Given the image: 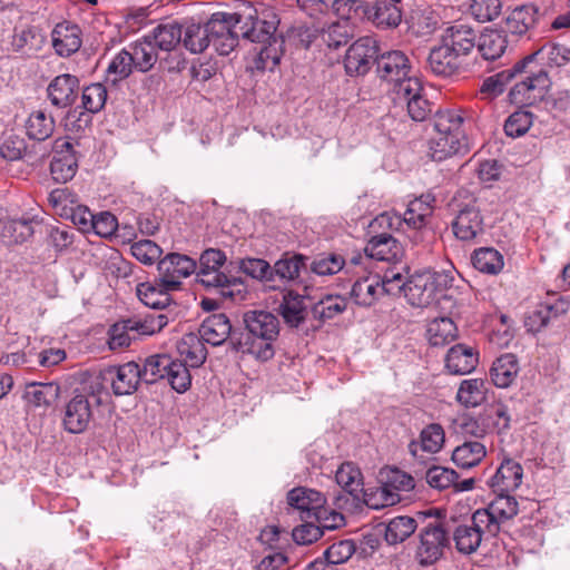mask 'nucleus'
I'll use <instances>...</instances> for the list:
<instances>
[{"mask_svg": "<svg viewBox=\"0 0 570 570\" xmlns=\"http://www.w3.org/2000/svg\"><path fill=\"white\" fill-rule=\"evenodd\" d=\"M570 61V50L562 45L547 43L538 51L517 62V71H523V82H517L509 91L510 102L531 106L542 100L551 81L544 66L562 67Z\"/></svg>", "mask_w": 570, "mask_h": 570, "instance_id": "obj_1", "label": "nucleus"}, {"mask_svg": "<svg viewBox=\"0 0 570 570\" xmlns=\"http://www.w3.org/2000/svg\"><path fill=\"white\" fill-rule=\"evenodd\" d=\"M246 334L236 340L232 336L230 345L236 352L247 353L256 360L268 361L275 355L274 343L279 335V321L267 311H248L244 314Z\"/></svg>", "mask_w": 570, "mask_h": 570, "instance_id": "obj_2", "label": "nucleus"}, {"mask_svg": "<svg viewBox=\"0 0 570 570\" xmlns=\"http://www.w3.org/2000/svg\"><path fill=\"white\" fill-rule=\"evenodd\" d=\"M463 116L460 110H440L433 117V134L429 140V154L435 161L454 155L465 154L469 141L462 129Z\"/></svg>", "mask_w": 570, "mask_h": 570, "instance_id": "obj_3", "label": "nucleus"}, {"mask_svg": "<svg viewBox=\"0 0 570 570\" xmlns=\"http://www.w3.org/2000/svg\"><path fill=\"white\" fill-rule=\"evenodd\" d=\"M226 261L227 257L223 250L217 248L205 249L199 257L196 279L207 291L218 294L222 298L234 299L242 292L237 288L240 283L223 271Z\"/></svg>", "mask_w": 570, "mask_h": 570, "instance_id": "obj_4", "label": "nucleus"}, {"mask_svg": "<svg viewBox=\"0 0 570 570\" xmlns=\"http://www.w3.org/2000/svg\"><path fill=\"white\" fill-rule=\"evenodd\" d=\"M453 277L443 271H423L407 279L406 299L415 307H428L443 297Z\"/></svg>", "mask_w": 570, "mask_h": 570, "instance_id": "obj_5", "label": "nucleus"}, {"mask_svg": "<svg viewBox=\"0 0 570 570\" xmlns=\"http://www.w3.org/2000/svg\"><path fill=\"white\" fill-rule=\"evenodd\" d=\"M234 16L235 27L238 28L239 36L243 38L265 45L276 37L279 19L273 9L262 8L258 11L255 8L246 7Z\"/></svg>", "mask_w": 570, "mask_h": 570, "instance_id": "obj_6", "label": "nucleus"}, {"mask_svg": "<svg viewBox=\"0 0 570 570\" xmlns=\"http://www.w3.org/2000/svg\"><path fill=\"white\" fill-rule=\"evenodd\" d=\"M446 530L444 519H435L420 531L415 559L421 566H431L443 556L450 544Z\"/></svg>", "mask_w": 570, "mask_h": 570, "instance_id": "obj_7", "label": "nucleus"}, {"mask_svg": "<svg viewBox=\"0 0 570 570\" xmlns=\"http://www.w3.org/2000/svg\"><path fill=\"white\" fill-rule=\"evenodd\" d=\"M497 493L495 499L485 509H478L474 512L475 524L484 527L491 537H495L501 530V524L514 518L519 511L514 497L508 494L509 492Z\"/></svg>", "mask_w": 570, "mask_h": 570, "instance_id": "obj_8", "label": "nucleus"}, {"mask_svg": "<svg viewBox=\"0 0 570 570\" xmlns=\"http://www.w3.org/2000/svg\"><path fill=\"white\" fill-rule=\"evenodd\" d=\"M100 402V396L94 390L77 392L65 406V430L73 434L85 432L92 419V405H99Z\"/></svg>", "mask_w": 570, "mask_h": 570, "instance_id": "obj_9", "label": "nucleus"}, {"mask_svg": "<svg viewBox=\"0 0 570 570\" xmlns=\"http://www.w3.org/2000/svg\"><path fill=\"white\" fill-rule=\"evenodd\" d=\"M503 417V428H509L510 416L505 406L485 409L478 415L465 414L458 421V430L464 436L481 439L493 430L494 417Z\"/></svg>", "mask_w": 570, "mask_h": 570, "instance_id": "obj_10", "label": "nucleus"}, {"mask_svg": "<svg viewBox=\"0 0 570 570\" xmlns=\"http://www.w3.org/2000/svg\"><path fill=\"white\" fill-rule=\"evenodd\" d=\"M395 99L406 105L409 117L413 121H424L432 114V104L423 94V87L417 78L400 83Z\"/></svg>", "mask_w": 570, "mask_h": 570, "instance_id": "obj_11", "label": "nucleus"}, {"mask_svg": "<svg viewBox=\"0 0 570 570\" xmlns=\"http://www.w3.org/2000/svg\"><path fill=\"white\" fill-rule=\"evenodd\" d=\"M210 45L220 56L229 55L238 43V28L234 13L217 12L209 19Z\"/></svg>", "mask_w": 570, "mask_h": 570, "instance_id": "obj_12", "label": "nucleus"}, {"mask_svg": "<svg viewBox=\"0 0 570 570\" xmlns=\"http://www.w3.org/2000/svg\"><path fill=\"white\" fill-rule=\"evenodd\" d=\"M377 42L372 37H362L346 51L344 67L350 76L365 75L377 57Z\"/></svg>", "mask_w": 570, "mask_h": 570, "instance_id": "obj_13", "label": "nucleus"}, {"mask_svg": "<svg viewBox=\"0 0 570 570\" xmlns=\"http://www.w3.org/2000/svg\"><path fill=\"white\" fill-rule=\"evenodd\" d=\"M375 65L377 76L394 85V94L397 92L400 83L414 78L409 76L411 65L403 51L392 50L377 55Z\"/></svg>", "mask_w": 570, "mask_h": 570, "instance_id": "obj_14", "label": "nucleus"}, {"mask_svg": "<svg viewBox=\"0 0 570 570\" xmlns=\"http://www.w3.org/2000/svg\"><path fill=\"white\" fill-rule=\"evenodd\" d=\"M197 269L196 262L187 255L170 253L158 262L159 281L167 289H177L181 279Z\"/></svg>", "mask_w": 570, "mask_h": 570, "instance_id": "obj_15", "label": "nucleus"}, {"mask_svg": "<svg viewBox=\"0 0 570 570\" xmlns=\"http://www.w3.org/2000/svg\"><path fill=\"white\" fill-rule=\"evenodd\" d=\"M448 535L452 534L455 548L460 553L471 554L478 550L482 542L483 534H488L484 527H479L474 521V513L471 523H458L455 519L446 520Z\"/></svg>", "mask_w": 570, "mask_h": 570, "instance_id": "obj_16", "label": "nucleus"}, {"mask_svg": "<svg viewBox=\"0 0 570 570\" xmlns=\"http://www.w3.org/2000/svg\"><path fill=\"white\" fill-rule=\"evenodd\" d=\"M52 148L55 155L50 164L51 176L58 183H66L76 175L78 168L73 145L66 138H58Z\"/></svg>", "mask_w": 570, "mask_h": 570, "instance_id": "obj_17", "label": "nucleus"}, {"mask_svg": "<svg viewBox=\"0 0 570 570\" xmlns=\"http://www.w3.org/2000/svg\"><path fill=\"white\" fill-rule=\"evenodd\" d=\"M46 42L47 35L42 28L24 24L14 27L10 45L12 51L23 57H32L43 48Z\"/></svg>", "mask_w": 570, "mask_h": 570, "instance_id": "obj_18", "label": "nucleus"}, {"mask_svg": "<svg viewBox=\"0 0 570 570\" xmlns=\"http://www.w3.org/2000/svg\"><path fill=\"white\" fill-rule=\"evenodd\" d=\"M426 63L432 73L441 77H451L465 70L468 66L463 58L442 41L440 46L431 49Z\"/></svg>", "mask_w": 570, "mask_h": 570, "instance_id": "obj_19", "label": "nucleus"}, {"mask_svg": "<svg viewBox=\"0 0 570 570\" xmlns=\"http://www.w3.org/2000/svg\"><path fill=\"white\" fill-rule=\"evenodd\" d=\"M401 0H375L366 3L363 16L381 29L396 28L402 21Z\"/></svg>", "mask_w": 570, "mask_h": 570, "instance_id": "obj_20", "label": "nucleus"}, {"mask_svg": "<svg viewBox=\"0 0 570 570\" xmlns=\"http://www.w3.org/2000/svg\"><path fill=\"white\" fill-rule=\"evenodd\" d=\"M452 229L458 239L469 242L483 232V218L475 202L459 209L452 223Z\"/></svg>", "mask_w": 570, "mask_h": 570, "instance_id": "obj_21", "label": "nucleus"}, {"mask_svg": "<svg viewBox=\"0 0 570 570\" xmlns=\"http://www.w3.org/2000/svg\"><path fill=\"white\" fill-rule=\"evenodd\" d=\"M286 500L289 508L301 512L302 519H313L322 505L327 502L322 492L305 487H297L288 491Z\"/></svg>", "mask_w": 570, "mask_h": 570, "instance_id": "obj_22", "label": "nucleus"}, {"mask_svg": "<svg viewBox=\"0 0 570 570\" xmlns=\"http://www.w3.org/2000/svg\"><path fill=\"white\" fill-rule=\"evenodd\" d=\"M79 79L70 73L55 77L47 88V96L51 105L57 108H68L78 97Z\"/></svg>", "mask_w": 570, "mask_h": 570, "instance_id": "obj_23", "label": "nucleus"}, {"mask_svg": "<svg viewBox=\"0 0 570 570\" xmlns=\"http://www.w3.org/2000/svg\"><path fill=\"white\" fill-rule=\"evenodd\" d=\"M478 33L468 24L455 23L445 29L441 41L466 61L476 46Z\"/></svg>", "mask_w": 570, "mask_h": 570, "instance_id": "obj_24", "label": "nucleus"}, {"mask_svg": "<svg viewBox=\"0 0 570 570\" xmlns=\"http://www.w3.org/2000/svg\"><path fill=\"white\" fill-rule=\"evenodd\" d=\"M51 42L57 55L69 57L81 47V31L77 24L58 23L51 32Z\"/></svg>", "mask_w": 570, "mask_h": 570, "instance_id": "obj_25", "label": "nucleus"}, {"mask_svg": "<svg viewBox=\"0 0 570 570\" xmlns=\"http://www.w3.org/2000/svg\"><path fill=\"white\" fill-rule=\"evenodd\" d=\"M445 442L443 428L438 423L426 425L420 433L419 440H412L409 445L410 454L415 459H422L420 452L435 454Z\"/></svg>", "mask_w": 570, "mask_h": 570, "instance_id": "obj_26", "label": "nucleus"}, {"mask_svg": "<svg viewBox=\"0 0 570 570\" xmlns=\"http://www.w3.org/2000/svg\"><path fill=\"white\" fill-rule=\"evenodd\" d=\"M479 363L478 352L469 345L456 344L445 356V367L451 374L464 375L471 373Z\"/></svg>", "mask_w": 570, "mask_h": 570, "instance_id": "obj_27", "label": "nucleus"}, {"mask_svg": "<svg viewBox=\"0 0 570 570\" xmlns=\"http://www.w3.org/2000/svg\"><path fill=\"white\" fill-rule=\"evenodd\" d=\"M522 478L521 464L512 459H504L491 478L490 487L494 492H511L521 485Z\"/></svg>", "mask_w": 570, "mask_h": 570, "instance_id": "obj_28", "label": "nucleus"}, {"mask_svg": "<svg viewBox=\"0 0 570 570\" xmlns=\"http://www.w3.org/2000/svg\"><path fill=\"white\" fill-rule=\"evenodd\" d=\"M111 377V387L116 395H129L134 393L141 380L140 366L135 362H128L108 371Z\"/></svg>", "mask_w": 570, "mask_h": 570, "instance_id": "obj_29", "label": "nucleus"}, {"mask_svg": "<svg viewBox=\"0 0 570 570\" xmlns=\"http://www.w3.org/2000/svg\"><path fill=\"white\" fill-rule=\"evenodd\" d=\"M365 253L368 257L376 261H395L402 255L401 244L391 235V233L382 232L373 235L366 246Z\"/></svg>", "mask_w": 570, "mask_h": 570, "instance_id": "obj_30", "label": "nucleus"}, {"mask_svg": "<svg viewBox=\"0 0 570 570\" xmlns=\"http://www.w3.org/2000/svg\"><path fill=\"white\" fill-rule=\"evenodd\" d=\"M200 337L214 346L222 345L228 337L232 340V325L225 314H213L202 324Z\"/></svg>", "mask_w": 570, "mask_h": 570, "instance_id": "obj_31", "label": "nucleus"}, {"mask_svg": "<svg viewBox=\"0 0 570 570\" xmlns=\"http://www.w3.org/2000/svg\"><path fill=\"white\" fill-rule=\"evenodd\" d=\"M519 371L517 356L512 353H505L495 358L490 368V376L497 387L507 389L514 382Z\"/></svg>", "mask_w": 570, "mask_h": 570, "instance_id": "obj_32", "label": "nucleus"}, {"mask_svg": "<svg viewBox=\"0 0 570 570\" xmlns=\"http://www.w3.org/2000/svg\"><path fill=\"white\" fill-rule=\"evenodd\" d=\"M198 335L194 333L185 334L177 343L179 361L189 367H199L207 357V350Z\"/></svg>", "mask_w": 570, "mask_h": 570, "instance_id": "obj_33", "label": "nucleus"}, {"mask_svg": "<svg viewBox=\"0 0 570 570\" xmlns=\"http://www.w3.org/2000/svg\"><path fill=\"white\" fill-rule=\"evenodd\" d=\"M127 50L132 57L135 70L140 72L149 71L158 60L157 49L150 36L130 43Z\"/></svg>", "mask_w": 570, "mask_h": 570, "instance_id": "obj_34", "label": "nucleus"}, {"mask_svg": "<svg viewBox=\"0 0 570 570\" xmlns=\"http://www.w3.org/2000/svg\"><path fill=\"white\" fill-rule=\"evenodd\" d=\"M458 337V327L450 317H439L429 322L426 338L432 346H444Z\"/></svg>", "mask_w": 570, "mask_h": 570, "instance_id": "obj_35", "label": "nucleus"}, {"mask_svg": "<svg viewBox=\"0 0 570 570\" xmlns=\"http://www.w3.org/2000/svg\"><path fill=\"white\" fill-rule=\"evenodd\" d=\"M476 48L484 60H497L508 46L507 36L495 30H488L476 39Z\"/></svg>", "mask_w": 570, "mask_h": 570, "instance_id": "obj_36", "label": "nucleus"}, {"mask_svg": "<svg viewBox=\"0 0 570 570\" xmlns=\"http://www.w3.org/2000/svg\"><path fill=\"white\" fill-rule=\"evenodd\" d=\"M382 292L381 279L377 275L358 278L351 289V297L357 305L371 306Z\"/></svg>", "mask_w": 570, "mask_h": 570, "instance_id": "obj_37", "label": "nucleus"}, {"mask_svg": "<svg viewBox=\"0 0 570 570\" xmlns=\"http://www.w3.org/2000/svg\"><path fill=\"white\" fill-rule=\"evenodd\" d=\"M336 483L353 498L360 501L363 492V478L361 471L352 463H343L335 474Z\"/></svg>", "mask_w": 570, "mask_h": 570, "instance_id": "obj_38", "label": "nucleus"}, {"mask_svg": "<svg viewBox=\"0 0 570 570\" xmlns=\"http://www.w3.org/2000/svg\"><path fill=\"white\" fill-rule=\"evenodd\" d=\"M170 291L163 282L159 284L141 283L137 286V296L146 306L163 309L171 302Z\"/></svg>", "mask_w": 570, "mask_h": 570, "instance_id": "obj_39", "label": "nucleus"}, {"mask_svg": "<svg viewBox=\"0 0 570 570\" xmlns=\"http://www.w3.org/2000/svg\"><path fill=\"white\" fill-rule=\"evenodd\" d=\"M355 552V543L353 540H341L328 547L324 553V560L316 559L311 563V570H320L321 567L326 564H342L346 562Z\"/></svg>", "mask_w": 570, "mask_h": 570, "instance_id": "obj_40", "label": "nucleus"}, {"mask_svg": "<svg viewBox=\"0 0 570 570\" xmlns=\"http://www.w3.org/2000/svg\"><path fill=\"white\" fill-rule=\"evenodd\" d=\"M485 454V446L481 442L466 441L453 450L452 461L459 468L471 469L478 465Z\"/></svg>", "mask_w": 570, "mask_h": 570, "instance_id": "obj_41", "label": "nucleus"}, {"mask_svg": "<svg viewBox=\"0 0 570 570\" xmlns=\"http://www.w3.org/2000/svg\"><path fill=\"white\" fill-rule=\"evenodd\" d=\"M278 313L291 327H298L306 318L307 312L303 297L287 293L278 306Z\"/></svg>", "mask_w": 570, "mask_h": 570, "instance_id": "obj_42", "label": "nucleus"}, {"mask_svg": "<svg viewBox=\"0 0 570 570\" xmlns=\"http://www.w3.org/2000/svg\"><path fill=\"white\" fill-rule=\"evenodd\" d=\"M417 528L414 518L399 515L391 519L385 527V540L389 544H397L411 537Z\"/></svg>", "mask_w": 570, "mask_h": 570, "instance_id": "obj_43", "label": "nucleus"}, {"mask_svg": "<svg viewBox=\"0 0 570 570\" xmlns=\"http://www.w3.org/2000/svg\"><path fill=\"white\" fill-rule=\"evenodd\" d=\"M209 20L204 23H190L186 27L183 42L193 53L203 52L210 45Z\"/></svg>", "mask_w": 570, "mask_h": 570, "instance_id": "obj_44", "label": "nucleus"}, {"mask_svg": "<svg viewBox=\"0 0 570 570\" xmlns=\"http://www.w3.org/2000/svg\"><path fill=\"white\" fill-rule=\"evenodd\" d=\"M538 10L534 6H520L513 9L507 18V28L514 35L525 33L537 20Z\"/></svg>", "mask_w": 570, "mask_h": 570, "instance_id": "obj_45", "label": "nucleus"}, {"mask_svg": "<svg viewBox=\"0 0 570 570\" xmlns=\"http://www.w3.org/2000/svg\"><path fill=\"white\" fill-rule=\"evenodd\" d=\"M361 500L370 509L380 510L399 503L401 495L396 492H391L382 482V484L376 488H363Z\"/></svg>", "mask_w": 570, "mask_h": 570, "instance_id": "obj_46", "label": "nucleus"}, {"mask_svg": "<svg viewBox=\"0 0 570 570\" xmlns=\"http://www.w3.org/2000/svg\"><path fill=\"white\" fill-rule=\"evenodd\" d=\"M485 400L484 381L470 379L461 382L456 401L465 407H475Z\"/></svg>", "mask_w": 570, "mask_h": 570, "instance_id": "obj_47", "label": "nucleus"}, {"mask_svg": "<svg viewBox=\"0 0 570 570\" xmlns=\"http://www.w3.org/2000/svg\"><path fill=\"white\" fill-rule=\"evenodd\" d=\"M523 71H517V63L511 68L503 70L494 76L488 77L482 86L481 92L487 94L490 97H497L503 92L505 86L512 80L517 79V82H523Z\"/></svg>", "mask_w": 570, "mask_h": 570, "instance_id": "obj_48", "label": "nucleus"}, {"mask_svg": "<svg viewBox=\"0 0 570 570\" xmlns=\"http://www.w3.org/2000/svg\"><path fill=\"white\" fill-rule=\"evenodd\" d=\"M53 129V118L42 110L31 112L26 122V130L29 138L39 141L49 138L52 135Z\"/></svg>", "mask_w": 570, "mask_h": 570, "instance_id": "obj_49", "label": "nucleus"}, {"mask_svg": "<svg viewBox=\"0 0 570 570\" xmlns=\"http://www.w3.org/2000/svg\"><path fill=\"white\" fill-rule=\"evenodd\" d=\"M473 266L487 274H498L504 265L501 253L492 247L475 249L472 256Z\"/></svg>", "mask_w": 570, "mask_h": 570, "instance_id": "obj_50", "label": "nucleus"}, {"mask_svg": "<svg viewBox=\"0 0 570 570\" xmlns=\"http://www.w3.org/2000/svg\"><path fill=\"white\" fill-rule=\"evenodd\" d=\"M149 36L156 49L164 51L173 50L183 40L181 28L177 23L160 24Z\"/></svg>", "mask_w": 570, "mask_h": 570, "instance_id": "obj_51", "label": "nucleus"}, {"mask_svg": "<svg viewBox=\"0 0 570 570\" xmlns=\"http://www.w3.org/2000/svg\"><path fill=\"white\" fill-rule=\"evenodd\" d=\"M307 257L301 254H285L272 268L273 275H277L284 281H294L298 277L302 268L306 267Z\"/></svg>", "mask_w": 570, "mask_h": 570, "instance_id": "obj_52", "label": "nucleus"}, {"mask_svg": "<svg viewBox=\"0 0 570 570\" xmlns=\"http://www.w3.org/2000/svg\"><path fill=\"white\" fill-rule=\"evenodd\" d=\"M171 364V357L168 355H151L140 367V377L142 382L153 384L166 376L167 367Z\"/></svg>", "mask_w": 570, "mask_h": 570, "instance_id": "obj_53", "label": "nucleus"}, {"mask_svg": "<svg viewBox=\"0 0 570 570\" xmlns=\"http://www.w3.org/2000/svg\"><path fill=\"white\" fill-rule=\"evenodd\" d=\"M48 200L55 213L63 218L80 205L77 195L68 187L53 189L49 194Z\"/></svg>", "mask_w": 570, "mask_h": 570, "instance_id": "obj_54", "label": "nucleus"}, {"mask_svg": "<svg viewBox=\"0 0 570 570\" xmlns=\"http://www.w3.org/2000/svg\"><path fill=\"white\" fill-rule=\"evenodd\" d=\"M134 70L132 57H130L127 48H124L110 61L107 68V80L116 85L128 78Z\"/></svg>", "mask_w": 570, "mask_h": 570, "instance_id": "obj_55", "label": "nucleus"}, {"mask_svg": "<svg viewBox=\"0 0 570 570\" xmlns=\"http://www.w3.org/2000/svg\"><path fill=\"white\" fill-rule=\"evenodd\" d=\"M345 261L336 253H321L309 264L311 271L318 276H330L344 267Z\"/></svg>", "mask_w": 570, "mask_h": 570, "instance_id": "obj_56", "label": "nucleus"}, {"mask_svg": "<svg viewBox=\"0 0 570 570\" xmlns=\"http://www.w3.org/2000/svg\"><path fill=\"white\" fill-rule=\"evenodd\" d=\"M346 305L344 297L328 295L313 306L312 314L314 318L324 322L342 314Z\"/></svg>", "mask_w": 570, "mask_h": 570, "instance_id": "obj_57", "label": "nucleus"}, {"mask_svg": "<svg viewBox=\"0 0 570 570\" xmlns=\"http://www.w3.org/2000/svg\"><path fill=\"white\" fill-rule=\"evenodd\" d=\"M469 11L476 21L490 22L501 14L502 2L501 0H471Z\"/></svg>", "mask_w": 570, "mask_h": 570, "instance_id": "obj_58", "label": "nucleus"}, {"mask_svg": "<svg viewBox=\"0 0 570 570\" xmlns=\"http://www.w3.org/2000/svg\"><path fill=\"white\" fill-rule=\"evenodd\" d=\"M188 365L178 360H171V364L167 367L166 376L171 387L178 392H186L191 384V375Z\"/></svg>", "mask_w": 570, "mask_h": 570, "instance_id": "obj_59", "label": "nucleus"}, {"mask_svg": "<svg viewBox=\"0 0 570 570\" xmlns=\"http://www.w3.org/2000/svg\"><path fill=\"white\" fill-rule=\"evenodd\" d=\"M81 99L88 112H99L107 101V89L101 83H91L83 89Z\"/></svg>", "mask_w": 570, "mask_h": 570, "instance_id": "obj_60", "label": "nucleus"}, {"mask_svg": "<svg viewBox=\"0 0 570 570\" xmlns=\"http://www.w3.org/2000/svg\"><path fill=\"white\" fill-rule=\"evenodd\" d=\"M128 320L118 322L109 330L108 344L110 350H120L130 345L136 340L132 327Z\"/></svg>", "mask_w": 570, "mask_h": 570, "instance_id": "obj_61", "label": "nucleus"}, {"mask_svg": "<svg viewBox=\"0 0 570 570\" xmlns=\"http://www.w3.org/2000/svg\"><path fill=\"white\" fill-rule=\"evenodd\" d=\"M27 150L26 141L16 134H4L0 141V156L9 161L19 160Z\"/></svg>", "mask_w": 570, "mask_h": 570, "instance_id": "obj_62", "label": "nucleus"}, {"mask_svg": "<svg viewBox=\"0 0 570 570\" xmlns=\"http://www.w3.org/2000/svg\"><path fill=\"white\" fill-rule=\"evenodd\" d=\"M283 41H278L277 37L272 38L269 42H266L257 57L256 68L262 70H274V68L279 63L282 57L281 43Z\"/></svg>", "mask_w": 570, "mask_h": 570, "instance_id": "obj_63", "label": "nucleus"}, {"mask_svg": "<svg viewBox=\"0 0 570 570\" xmlns=\"http://www.w3.org/2000/svg\"><path fill=\"white\" fill-rule=\"evenodd\" d=\"M132 256L145 265H151L160 261L163 249L153 240L136 242L130 247Z\"/></svg>", "mask_w": 570, "mask_h": 570, "instance_id": "obj_64", "label": "nucleus"}]
</instances>
